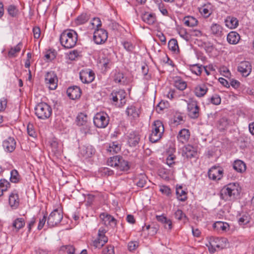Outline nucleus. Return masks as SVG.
<instances>
[{"label":"nucleus","instance_id":"f257e3e1","mask_svg":"<svg viewBox=\"0 0 254 254\" xmlns=\"http://www.w3.org/2000/svg\"><path fill=\"white\" fill-rule=\"evenodd\" d=\"M240 187L237 183H230L220 190V197L225 201H233L239 195Z\"/></svg>","mask_w":254,"mask_h":254},{"label":"nucleus","instance_id":"f03ea898","mask_svg":"<svg viewBox=\"0 0 254 254\" xmlns=\"http://www.w3.org/2000/svg\"><path fill=\"white\" fill-rule=\"evenodd\" d=\"M77 38V34L74 30L67 29L61 33L60 41L65 49H71L76 45Z\"/></svg>","mask_w":254,"mask_h":254},{"label":"nucleus","instance_id":"7ed1b4c3","mask_svg":"<svg viewBox=\"0 0 254 254\" xmlns=\"http://www.w3.org/2000/svg\"><path fill=\"white\" fill-rule=\"evenodd\" d=\"M108 165L115 167L121 171H127L130 168L129 163L120 155L110 157L107 161Z\"/></svg>","mask_w":254,"mask_h":254},{"label":"nucleus","instance_id":"20e7f679","mask_svg":"<svg viewBox=\"0 0 254 254\" xmlns=\"http://www.w3.org/2000/svg\"><path fill=\"white\" fill-rule=\"evenodd\" d=\"M164 132V127L162 122L155 121L152 125V131L149 135V140L152 143L157 142L162 137Z\"/></svg>","mask_w":254,"mask_h":254},{"label":"nucleus","instance_id":"39448f33","mask_svg":"<svg viewBox=\"0 0 254 254\" xmlns=\"http://www.w3.org/2000/svg\"><path fill=\"white\" fill-rule=\"evenodd\" d=\"M34 109L36 116L38 119L41 120L48 119L52 113L51 107L45 102L38 103L36 105Z\"/></svg>","mask_w":254,"mask_h":254},{"label":"nucleus","instance_id":"423d86ee","mask_svg":"<svg viewBox=\"0 0 254 254\" xmlns=\"http://www.w3.org/2000/svg\"><path fill=\"white\" fill-rule=\"evenodd\" d=\"M110 118L105 112H99L95 114L93 118L94 125L98 128H104L109 123Z\"/></svg>","mask_w":254,"mask_h":254},{"label":"nucleus","instance_id":"0eeeda50","mask_svg":"<svg viewBox=\"0 0 254 254\" xmlns=\"http://www.w3.org/2000/svg\"><path fill=\"white\" fill-rule=\"evenodd\" d=\"M63 218L61 211L58 209H55L49 215L47 219V225L50 227H53L59 224Z\"/></svg>","mask_w":254,"mask_h":254},{"label":"nucleus","instance_id":"6e6552de","mask_svg":"<svg viewBox=\"0 0 254 254\" xmlns=\"http://www.w3.org/2000/svg\"><path fill=\"white\" fill-rule=\"evenodd\" d=\"M126 92L124 90H113L110 95V98L115 105L120 101L119 106H123L126 103Z\"/></svg>","mask_w":254,"mask_h":254},{"label":"nucleus","instance_id":"1a4fd4ad","mask_svg":"<svg viewBox=\"0 0 254 254\" xmlns=\"http://www.w3.org/2000/svg\"><path fill=\"white\" fill-rule=\"evenodd\" d=\"M108 38V32L104 29H96L93 35V40L96 44L104 43Z\"/></svg>","mask_w":254,"mask_h":254},{"label":"nucleus","instance_id":"9d476101","mask_svg":"<svg viewBox=\"0 0 254 254\" xmlns=\"http://www.w3.org/2000/svg\"><path fill=\"white\" fill-rule=\"evenodd\" d=\"M58 81L57 75L54 71L47 72L45 75V82L50 89L54 90L57 88Z\"/></svg>","mask_w":254,"mask_h":254},{"label":"nucleus","instance_id":"9b49d317","mask_svg":"<svg viewBox=\"0 0 254 254\" xmlns=\"http://www.w3.org/2000/svg\"><path fill=\"white\" fill-rule=\"evenodd\" d=\"M80 79L83 83H90L95 78L93 71L90 69L82 70L79 73Z\"/></svg>","mask_w":254,"mask_h":254},{"label":"nucleus","instance_id":"f8f14e48","mask_svg":"<svg viewBox=\"0 0 254 254\" xmlns=\"http://www.w3.org/2000/svg\"><path fill=\"white\" fill-rule=\"evenodd\" d=\"M237 70L243 76L247 77L252 71L251 64L248 61L241 62L237 67Z\"/></svg>","mask_w":254,"mask_h":254},{"label":"nucleus","instance_id":"ddd939ff","mask_svg":"<svg viewBox=\"0 0 254 254\" xmlns=\"http://www.w3.org/2000/svg\"><path fill=\"white\" fill-rule=\"evenodd\" d=\"M223 170L219 167L213 166L209 169L208 175L210 179L212 180H220L223 177Z\"/></svg>","mask_w":254,"mask_h":254},{"label":"nucleus","instance_id":"4468645a","mask_svg":"<svg viewBox=\"0 0 254 254\" xmlns=\"http://www.w3.org/2000/svg\"><path fill=\"white\" fill-rule=\"evenodd\" d=\"M66 93L70 99L75 100L80 97L81 91L79 87L73 86L67 88Z\"/></svg>","mask_w":254,"mask_h":254},{"label":"nucleus","instance_id":"2eb2a0df","mask_svg":"<svg viewBox=\"0 0 254 254\" xmlns=\"http://www.w3.org/2000/svg\"><path fill=\"white\" fill-rule=\"evenodd\" d=\"M188 109L189 116L192 119H196L199 115V108L195 102L188 104Z\"/></svg>","mask_w":254,"mask_h":254},{"label":"nucleus","instance_id":"dca6fc26","mask_svg":"<svg viewBox=\"0 0 254 254\" xmlns=\"http://www.w3.org/2000/svg\"><path fill=\"white\" fill-rule=\"evenodd\" d=\"M197 154L195 149L190 145H187L183 148L182 155L188 159L195 157Z\"/></svg>","mask_w":254,"mask_h":254},{"label":"nucleus","instance_id":"f3484780","mask_svg":"<svg viewBox=\"0 0 254 254\" xmlns=\"http://www.w3.org/2000/svg\"><path fill=\"white\" fill-rule=\"evenodd\" d=\"M140 139L139 133L136 131H131L127 137V143L131 147H135L138 144Z\"/></svg>","mask_w":254,"mask_h":254},{"label":"nucleus","instance_id":"a211bd4d","mask_svg":"<svg viewBox=\"0 0 254 254\" xmlns=\"http://www.w3.org/2000/svg\"><path fill=\"white\" fill-rule=\"evenodd\" d=\"M2 146L6 151L11 152L15 148L16 142L13 137H9L3 141Z\"/></svg>","mask_w":254,"mask_h":254},{"label":"nucleus","instance_id":"6ab92c4d","mask_svg":"<svg viewBox=\"0 0 254 254\" xmlns=\"http://www.w3.org/2000/svg\"><path fill=\"white\" fill-rule=\"evenodd\" d=\"M94 152V148L90 145H83L80 148V154L86 158L91 157Z\"/></svg>","mask_w":254,"mask_h":254},{"label":"nucleus","instance_id":"aec40b11","mask_svg":"<svg viewBox=\"0 0 254 254\" xmlns=\"http://www.w3.org/2000/svg\"><path fill=\"white\" fill-rule=\"evenodd\" d=\"M9 204L12 209H16L19 204V195L16 190L13 191L9 196Z\"/></svg>","mask_w":254,"mask_h":254},{"label":"nucleus","instance_id":"412c9836","mask_svg":"<svg viewBox=\"0 0 254 254\" xmlns=\"http://www.w3.org/2000/svg\"><path fill=\"white\" fill-rule=\"evenodd\" d=\"M190 137V132L189 129L183 128L181 129L177 135V138L179 142L185 143L189 139Z\"/></svg>","mask_w":254,"mask_h":254},{"label":"nucleus","instance_id":"4be33fe9","mask_svg":"<svg viewBox=\"0 0 254 254\" xmlns=\"http://www.w3.org/2000/svg\"><path fill=\"white\" fill-rule=\"evenodd\" d=\"M226 240L224 238H214L210 239L209 244L213 247H216L218 249H223L224 247L223 243L226 242Z\"/></svg>","mask_w":254,"mask_h":254},{"label":"nucleus","instance_id":"5701e85b","mask_svg":"<svg viewBox=\"0 0 254 254\" xmlns=\"http://www.w3.org/2000/svg\"><path fill=\"white\" fill-rule=\"evenodd\" d=\"M208 90V89L206 84H199L194 88V94L198 97H202L206 94Z\"/></svg>","mask_w":254,"mask_h":254},{"label":"nucleus","instance_id":"b1692460","mask_svg":"<svg viewBox=\"0 0 254 254\" xmlns=\"http://www.w3.org/2000/svg\"><path fill=\"white\" fill-rule=\"evenodd\" d=\"M213 227L218 232H226L229 230L230 226L226 222L217 221L213 224Z\"/></svg>","mask_w":254,"mask_h":254},{"label":"nucleus","instance_id":"393cba45","mask_svg":"<svg viewBox=\"0 0 254 254\" xmlns=\"http://www.w3.org/2000/svg\"><path fill=\"white\" fill-rule=\"evenodd\" d=\"M225 25L230 29L237 28L239 25V21L237 18L233 16H227L225 19Z\"/></svg>","mask_w":254,"mask_h":254},{"label":"nucleus","instance_id":"a878e982","mask_svg":"<svg viewBox=\"0 0 254 254\" xmlns=\"http://www.w3.org/2000/svg\"><path fill=\"white\" fill-rule=\"evenodd\" d=\"M100 217L105 222V223L107 222L112 227H115L117 225V220L112 215L103 213L100 215Z\"/></svg>","mask_w":254,"mask_h":254},{"label":"nucleus","instance_id":"bb28decb","mask_svg":"<svg viewBox=\"0 0 254 254\" xmlns=\"http://www.w3.org/2000/svg\"><path fill=\"white\" fill-rule=\"evenodd\" d=\"M147 180L148 179L146 175L144 174H140L135 179V183L138 188H148V187H146Z\"/></svg>","mask_w":254,"mask_h":254},{"label":"nucleus","instance_id":"cd10ccee","mask_svg":"<svg viewBox=\"0 0 254 254\" xmlns=\"http://www.w3.org/2000/svg\"><path fill=\"white\" fill-rule=\"evenodd\" d=\"M211 33L217 37H221L223 35V27L217 23H213L210 27Z\"/></svg>","mask_w":254,"mask_h":254},{"label":"nucleus","instance_id":"c85d7f7f","mask_svg":"<svg viewBox=\"0 0 254 254\" xmlns=\"http://www.w3.org/2000/svg\"><path fill=\"white\" fill-rule=\"evenodd\" d=\"M233 168L237 172L242 173L246 170V165L242 160H237L234 162Z\"/></svg>","mask_w":254,"mask_h":254},{"label":"nucleus","instance_id":"c756f323","mask_svg":"<svg viewBox=\"0 0 254 254\" xmlns=\"http://www.w3.org/2000/svg\"><path fill=\"white\" fill-rule=\"evenodd\" d=\"M240 39V36L239 34L235 31H231L227 35V41L231 44H237Z\"/></svg>","mask_w":254,"mask_h":254},{"label":"nucleus","instance_id":"7c9ffc66","mask_svg":"<svg viewBox=\"0 0 254 254\" xmlns=\"http://www.w3.org/2000/svg\"><path fill=\"white\" fill-rule=\"evenodd\" d=\"M142 20L149 25L153 24L156 21V17L154 14L145 12L141 16Z\"/></svg>","mask_w":254,"mask_h":254},{"label":"nucleus","instance_id":"2f4dec72","mask_svg":"<svg viewBox=\"0 0 254 254\" xmlns=\"http://www.w3.org/2000/svg\"><path fill=\"white\" fill-rule=\"evenodd\" d=\"M90 18V14L88 13L83 12L78 16L75 20V22L77 25L84 24L87 22Z\"/></svg>","mask_w":254,"mask_h":254},{"label":"nucleus","instance_id":"473e14b6","mask_svg":"<svg viewBox=\"0 0 254 254\" xmlns=\"http://www.w3.org/2000/svg\"><path fill=\"white\" fill-rule=\"evenodd\" d=\"M114 81L116 83L125 84L126 78L123 73L117 70H115L114 71Z\"/></svg>","mask_w":254,"mask_h":254},{"label":"nucleus","instance_id":"72a5a7b5","mask_svg":"<svg viewBox=\"0 0 254 254\" xmlns=\"http://www.w3.org/2000/svg\"><path fill=\"white\" fill-rule=\"evenodd\" d=\"M126 113L128 116L133 119H136L139 117L138 110L134 106H130L126 110Z\"/></svg>","mask_w":254,"mask_h":254},{"label":"nucleus","instance_id":"f704fd0d","mask_svg":"<svg viewBox=\"0 0 254 254\" xmlns=\"http://www.w3.org/2000/svg\"><path fill=\"white\" fill-rule=\"evenodd\" d=\"M22 46V42H19L15 47L11 48L8 52V56L9 58L15 57L16 56V54L20 51Z\"/></svg>","mask_w":254,"mask_h":254},{"label":"nucleus","instance_id":"c9c22d12","mask_svg":"<svg viewBox=\"0 0 254 254\" xmlns=\"http://www.w3.org/2000/svg\"><path fill=\"white\" fill-rule=\"evenodd\" d=\"M176 194L177 198L181 201H185L187 200V193L185 190L182 189V186L176 188Z\"/></svg>","mask_w":254,"mask_h":254},{"label":"nucleus","instance_id":"e433bc0d","mask_svg":"<svg viewBox=\"0 0 254 254\" xmlns=\"http://www.w3.org/2000/svg\"><path fill=\"white\" fill-rule=\"evenodd\" d=\"M108 242L107 237H98L93 241V246L95 248L100 249Z\"/></svg>","mask_w":254,"mask_h":254},{"label":"nucleus","instance_id":"4c0bfd02","mask_svg":"<svg viewBox=\"0 0 254 254\" xmlns=\"http://www.w3.org/2000/svg\"><path fill=\"white\" fill-rule=\"evenodd\" d=\"M25 222L24 218H17L13 221L12 226L17 231H19L25 226Z\"/></svg>","mask_w":254,"mask_h":254},{"label":"nucleus","instance_id":"58836bf2","mask_svg":"<svg viewBox=\"0 0 254 254\" xmlns=\"http://www.w3.org/2000/svg\"><path fill=\"white\" fill-rule=\"evenodd\" d=\"M10 187V183L6 180L3 179L0 180V197L1 196L3 192L6 191Z\"/></svg>","mask_w":254,"mask_h":254},{"label":"nucleus","instance_id":"ea45409f","mask_svg":"<svg viewBox=\"0 0 254 254\" xmlns=\"http://www.w3.org/2000/svg\"><path fill=\"white\" fill-rule=\"evenodd\" d=\"M184 22L186 25L189 27H193L197 25V20L190 16H186L184 18Z\"/></svg>","mask_w":254,"mask_h":254},{"label":"nucleus","instance_id":"a19ab883","mask_svg":"<svg viewBox=\"0 0 254 254\" xmlns=\"http://www.w3.org/2000/svg\"><path fill=\"white\" fill-rule=\"evenodd\" d=\"M87 122V116L86 114L83 113H80L78 114L76 120V122L78 126H81L85 125Z\"/></svg>","mask_w":254,"mask_h":254},{"label":"nucleus","instance_id":"79ce46f5","mask_svg":"<svg viewBox=\"0 0 254 254\" xmlns=\"http://www.w3.org/2000/svg\"><path fill=\"white\" fill-rule=\"evenodd\" d=\"M121 145L117 141H114L110 143L108 151L111 153H117L121 150Z\"/></svg>","mask_w":254,"mask_h":254},{"label":"nucleus","instance_id":"37998d69","mask_svg":"<svg viewBox=\"0 0 254 254\" xmlns=\"http://www.w3.org/2000/svg\"><path fill=\"white\" fill-rule=\"evenodd\" d=\"M8 14L12 17H16L18 13V9L17 7L13 4H10L8 6L7 8Z\"/></svg>","mask_w":254,"mask_h":254},{"label":"nucleus","instance_id":"c03bdc74","mask_svg":"<svg viewBox=\"0 0 254 254\" xmlns=\"http://www.w3.org/2000/svg\"><path fill=\"white\" fill-rule=\"evenodd\" d=\"M168 48L174 52H178L179 48L177 40L175 39H171L168 42Z\"/></svg>","mask_w":254,"mask_h":254},{"label":"nucleus","instance_id":"a18cd8bd","mask_svg":"<svg viewBox=\"0 0 254 254\" xmlns=\"http://www.w3.org/2000/svg\"><path fill=\"white\" fill-rule=\"evenodd\" d=\"M190 69L194 74L196 75H200L202 72V65L199 64H193L190 66Z\"/></svg>","mask_w":254,"mask_h":254},{"label":"nucleus","instance_id":"49530a36","mask_svg":"<svg viewBox=\"0 0 254 254\" xmlns=\"http://www.w3.org/2000/svg\"><path fill=\"white\" fill-rule=\"evenodd\" d=\"M10 180L13 183H17L19 181L20 176L16 170L14 169L11 171Z\"/></svg>","mask_w":254,"mask_h":254},{"label":"nucleus","instance_id":"de8ad7c7","mask_svg":"<svg viewBox=\"0 0 254 254\" xmlns=\"http://www.w3.org/2000/svg\"><path fill=\"white\" fill-rule=\"evenodd\" d=\"M160 191L164 195H165L168 197L172 196V191L171 189L167 186H160L159 189Z\"/></svg>","mask_w":254,"mask_h":254},{"label":"nucleus","instance_id":"09e8293b","mask_svg":"<svg viewBox=\"0 0 254 254\" xmlns=\"http://www.w3.org/2000/svg\"><path fill=\"white\" fill-rule=\"evenodd\" d=\"M250 217L248 214L242 215L238 219V223L240 225H244L250 221Z\"/></svg>","mask_w":254,"mask_h":254},{"label":"nucleus","instance_id":"8fccbe9b","mask_svg":"<svg viewBox=\"0 0 254 254\" xmlns=\"http://www.w3.org/2000/svg\"><path fill=\"white\" fill-rule=\"evenodd\" d=\"M81 56V52L77 50H74L69 52L68 54V59L71 61L75 60L77 58Z\"/></svg>","mask_w":254,"mask_h":254},{"label":"nucleus","instance_id":"3c124183","mask_svg":"<svg viewBox=\"0 0 254 254\" xmlns=\"http://www.w3.org/2000/svg\"><path fill=\"white\" fill-rule=\"evenodd\" d=\"M175 86L179 90H184L187 87V83L182 80H178L175 81Z\"/></svg>","mask_w":254,"mask_h":254},{"label":"nucleus","instance_id":"603ef678","mask_svg":"<svg viewBox=\"0 0 254 254\" xmlns=\"http://www.w3.org/2000/svg\"><path fill=\"white\" fill-rule=\"evenodd\" d=\"M201 14L205 17H208L211 14V10L208 9L206 5L203 6L199 9Z\"/></svg>","mask_w":254,"mask_h":254},{"label":"nucleus","instance_id":"864d4df0","mask_svg":"<svg viewBox=\"0 0 254 254\" xmlns=\"http://www.w3.org/2000/svg\"><path fill=\"white\" fill-rule=\"evenodd\" d=\"M90 23L93 26V28L96 27V29H99V28L101 27L102 25L100 19L98 17H94Z\"/></svg>","mask_w":254,"mask_h":254},{"label":"nucleus","instance_id":"5fc2aeb1","mask_svg":"<svg viewBox=\"0 0 254 254\" xmlns=\"http://www.w3.org/2000/svg\"><path fill=\"white\" fill-rule=\"evenodd\" d=\"M102 254H115L114 247L112 245H108L102 251Z\"/></svg>","mask_w":254,"mask_h":254},{"label":"nucleus","instance_id":"6e6d98bb","mask_svg":"<svg viewBox=\"0 0 254 254\" xmlns=\"http://www.w3.org/2000/svg\"><path fill=\"white\" fill-rule=\"evenodd\" d=\"M27 130L28 135L32 137H35L36 133L33 128V125L31 124H28L27 127Z\"/></svg>","mask_w":254,"mask_h":254},{"label":"nucleus","instance_id":"4d7b16f0","mask_svg":"<svg viewBox=\"0 0 254 254\" xmlns=\"http://www.w3.org/2000/svg\"><path fill=\"white\" fill-rule=\"evenodd\" d=\"M123 45L124 48L129 52H132L134 48V46L131 42L128 41L123 42Z\"/></svg>","mask_w":254,"mask_h":254},{"label":"nucleus","instance_id":"13d9d810","mask_svg":"<svg viewBox=\"0 0 254 254\" xmlns=\"http://www.w3.org/2000/svg\"><path fill=\"white\" fill-rule=\"evenodd\" d=\"M100 172H101L103 175L107 176H112L114 173V171L112 170L107 167L101 168L100 170Z\"/></svg>","mask_w":254,"mask_h":254},{"label":"nucleus","instance_id":"bf43d9fd","mask_svg":"<svg viewBox=\"0 0 254 254\" xmlns=\"http://www.w3.org/2000/svg\"><path fill=\"white\" fill-rule=\"evenodd\" d=\"M101 63L103 64L105 69L110 68L112 64L111 60L108 58H103L101 60Z\"/></svg>","mask_w":254,"mask_h":254},{"label":"nucleus","instance_id":"052dcab7","mask_svg":"<svg viewBox=\"0 0 254 254\" xmlns=\"http://www.w3.org/2000/svg\"><path fill=\"white\" fill-rule=\"evenodd\" d=\"M210 102L212 104L218 105L221 103V98L218 95H214L210 98Z\"/></svg>","mask_w":254,"mask_h":254},{"label":"nucleus","instance_id":"680f3d73","mask_svg":"<svg viewBox=\"0 0 254 254\" xmlns=\"http://www.w3.org/2000/svg\"><path fill=\"white\" fill-rule=\"evenodd\" d=\"M175 217L176 219L181 220L183 218H186V216L185 214L181 209H178L174 214Z\"/></svg>","mask_w":254,"mask_h":254},{"label":"nucleus","instance_id":"e2e57ef3","mask_svg":"<svg viewBox=\"0 0 254 254\" xmlns=\"http://www.w3.org/2000/svg\"><path fill=\"white\" fill-rule=\"evenodd\" d=\"M65 249L67 254H79V252H76V250L72 246H65Z\"/></svg>","mask_w":254,"mask_h":254},{"label":"nucleus","instance_id":"0e129e2a","mask_svg":"<svg viewBox=\"0 0 254 254\" xmlns=\"http://www.w3.org/2000/svg\"><path fill=\"white\" fill-rule=\"evenodd\" d=\"M7 101L6 98L3 97L0 99V112H3L6 108Z\"/></svg>","mask_w":254,"mask_h":254},{"label":"nucleus","instance_id":"69168bd1","mask_svg":"<svg viewBox=\"0 0 254 254\" xmlns=\"http://www.w3.org/2000/svg\"><path fill=\"white\" fill-rule=\"evenodd\" d=\"M46 220H47V216L45 215H44L42 217V218H40L39 219V222L38 225L37 227L38 230H40L43 228L44 225L45 224Z\"/></svg>","mask_w":254,"mask_h":254},{"label":"nucleus","instance_id":"338daca9","mask_svg":"<svg viewBox=\"0 0 254 254\" xmlns=\"http://www.w3.org/2000/svg\"><path fill=\"white\" fill-rule=\"evenodd\" d=\"M176 157L175 155L173 154L169 155L166 159V163L167 164L171 167L172 165L175 164V162L174 161Z\"/></svg>","mask_w":254,"mask_h":254},{"label":"nucleus","instance_id":"774afa93","mask_svg":"<svg viewBox=\"0 0 254 254\" xmlns=\"http://www.w3.org/2000/svg\"><path fill=\"white\" fill-rule=\"evenodd\" d=\"M33 32L35 39L39 38L41 35V30L39 27H34L33 28Z\"/></svg>","mask_w":254,"mask_h":254}]
</instances>
